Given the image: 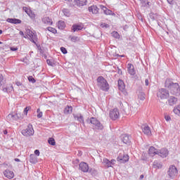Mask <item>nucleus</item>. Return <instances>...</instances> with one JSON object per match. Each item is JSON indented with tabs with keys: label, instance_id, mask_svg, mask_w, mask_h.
Listing matches in <instances>:
<instances>
[{
	"label": "nucleus",
	"instance_id": "3",
	"mask_svg": "<svg viewBox=\"0 0 180 180\" xmlns=\"http://www.w3.org/2000/svg\"><path fill=\"white\" fill-rule=\"evenodd\" d=\"M21 134L25 137H30L31 136H33L34 134V129H33V125H32V124H29L25 129H22L21 131Z\"/></svg>",
	"mask_w": 180,
	"mask_h": 180
},
{
	"label": "nucleus",
	"instance_id": "54",
	"mask_svg": "<svg viewBox=\"0 0 180 180\" xmlns=\"http://www.w3.org/2000/svg\"><path fill=\"white\" fill-rule=\"evenodd\" d=\"M149 84H150V82L148 81V79H145V85H146V86H148Z\"/></svg>",
	"mask_w": 180,
	"mask_h": 180
},
{
	"label": "nucleus",
	"instance_id": "50",
	"mask_svg": "<svg viewBox=\"0 0 180 180\" xmlns=\"http://www.w3.org/2000/svg\"><path fill=\"white\" fill-rule=\"evenodd\" d=\"M117 74H119V75H122L123 74V72L122 71V69L119 68V67H117Z\"/></svg>",
	"mask_w": 180,
	"mask_h": 180
},
{
	"label": "nucleus",
	"instance_id": "1",
	"mask_svg": "<svg viewBox=\"0 0 180 180\" xmlns=\"http://www.w3.org/2000/svg\"><path fill=\"white\" fill-rule=\"evenodd\" d=\"M165 88L169 89L172 95H180L179 84L178 83H174L171 79H167L165 80Z\"/></svg>",
	"mask_w": 180,
	"mask_h": 180
},
{
	"label": "nucleus",
	"instance_id": "55",
	"mask_svg": "<svg viewBox=\"0 0 180 180\" xmlns=\"http://www.w3.org/2000/svg\"><path fill=\"white\" fill-rule=\"evenodd\" d=\"M38 50H39V53L41 54H43V53H44V51H43L41 46H38Z\"/></svg>",
	"mask_w": 180,
	"mask_h": 180
},
{
	"label": "nucleus",
	"instance_id": "19",
	"mask_svg": "<svg viewBox=\"0 0 180 180\" xmlns=\"http://www.w3.org/2000/svg\"><path fill=\"white\" fill-rule=\"evenodd\" d=\"M128 72L130 75H136V69H134V65L131 63H128L127 65Z\"/></svg>",
	"mask_w": 180,
	"mask_h": 180
},
{
	"label": "nucleus",
	"instance_id": "10",
	"mask_svg": "<svg viewBox=\"0 0 180 180\" xmlns=\"http://www.w3.org/2000/svg\"><path fill=\"white\" fill-rule=\"evenodd\" d=\"M88 4V0H74V4H70L71 6H78L81 8L82 6H86Z\"/></svg>",
	"mask_w": 180,
	"mask_h": 180
},
{
	"label": "nucleus",
	"instance_id": "63",
	"mask_svg": "<svg viewBox=\"0 0 180 180\" xmlns=\"http://www.w3.org/2000/svg\"><path fill=\"white\" fill-rule=\"evenodd\" d=\"M150 1H148L146 3V6H150Z\"/></svg>",
	"mask_w": 180,
	"mask_h": 180
},
{
	"label": "nucleus",
	"instance_id": "22",
	"mask_svg": "<svg viewBox=\"0 0 180 180\" xmlns=\"http://www.w3.org/2000/svg\"><path fill=\"white\" fill-rule=\"evenodd\" d=\"M42 22L48 26H51L53 25V20L49 17H44L42 18Z\"/></svg>",
	"mask_w": 180,
	"mask_h": 180
},
{
	"label": "nucleus",
	"instance_id": "33",
	"mask_svg": "<svg viewBox=\"0 0 180 180\" xmlns=\"http://www.w3.org/2000/svg\"><path fill=\"white\" fill-rule=\"evenodd\" d=\"M28 36L30 41H32V43H34V44H36V41H34V35H33V32H29Z\"/></svg>",
	"mask_w": 180,
	"mask_h": 180
},
{
	"label": "nucleus",
	"instance_id": "7",
	"mask_svg": "<svg viewBox=\"0 0 180 180\" xmlns=\"http://www.w3.org/2000/svg\"><path fill=\"white\" fill-rule=\"evenodd\" d=\"M79 169L82 171V172H92V169H89V166L85 162H81L79 163Z\"/></svg>",
	"mask_w": 180,
	"mask_h": 180
},
{
	"label": "nucleus",
	"instance_id": "6",
	"mask_svg": "<svg viewBox=\"0 0 180 180\" xmlns=\"http://www.w3.org/2000/svg\"><path fill=\"white\" fill-rule=\"evenodd\" d=\"M90 123L91 124H94L96 129H97V130H103V125L96 117H91Z\"/></svg>",
	"mask_w": 180,
	"mask_h": 180
},
{
	"label": "nucleus",
	"instance_id": "52",
	"mask_svg": "<svg viewBox=\"0 0 180 180\" xmlns=\"http://www.w3.org/2000/svg\"><path fill=\"white\" fill-rule=\"evenodd\" d=\"M34 154H35V155H37L38 157H39V155H40V150H34Z\"/></svg>",
	"mask_w": 180,
	"mask_h": 180
},
{
	"label": "nucleus",
	"instance_id": "18",
	"mask_svg": "<svg viewBox=\"0 0 180 180\" xmlns=\"http://www.w3.org/2000/svg\"><path fill=\"white\" fill-rule=\"evenodd\" d=\"M4 175L6 176V178H8V179H12L15 176V173H13L10 169H6L4 172Z\"/></svg>",
	"mask_w": 180,
	"mask_h": 180
},
{
	"label": "nucleus",
	"instance_id": "31",
	"mask_svg": "<svg viewBox=\"0 0 180 180\" xmlns=\"http://www.w3.org/2000/svg\"><path fill=\"white\" fill-rule=\"evenodd\" d=\"M103 164H105L108 168H110V167H112V162L107 158L103 159Z\"/></svg>",
	"mask_w": 180,
	"mask_h": 180
},
{
	"label": "nucleus",
	"instance_id": "48",
	"mask_svg": "<svg viewBox=\"0 0 180 180\" xmlns=\"http://www.w3.org/2000/svg\"><path fill=\"white\" fill-rule=\"evenodd\" d=\"M148 0H141V4H142L143 6H147V2Z\"/></svg>",
	"mask_w": 180,
	"mask_h": 180
},
{
	"label": "nucleus",
	"instance_id": "58",
	"mask_svg": "<svg viewBox=\"0 0 180 180\" xmlns=\"http://www.w3.org/2000/svg\"><path fill=\"white\" fill-rule=\"evenodd\" d=\"M15 85H17V86H20L22 85V83L20 82H17L15 83Z\"/></svg>",
	"mask_w": 180,
	"mask_h": 180
},
{
	"label": "nucleus",
	"instance_id": "41",
	"mask_svg": "<svg viewBox=\"0 0 180 180\" xmlns=\"http://www.w3.org/2000/svg\"><path fill=\"white\" fill-rule=\"evenodd\" d=\"M28 81L30 82H32V84L36 83V79H34L33 76H29L28 77Z\"/></svg>",
	"mask_w": 180,
	"mask_h": 180
},
{
	"label": "nucleus",
	"instance_id": "40",
	"mask_svg": "<svg viewBox=\"0 0 180 180\" xmlns=\"http://www.w3.org/2000/svg\"><path fill=\"white\" fill-rule=\"evenodd\" d=\"M62 12L65 16H68L70 15V10H68V8H63Z\"/></svg>",
	"mask_w": 180,
	"mask_h": 180
},
{
	"label": "nucleus",
	"instance_id": "25",
	"mask_svg": "<svg viewBox=\"0 0 180 180\" xmlns=\"http://www.w3.org/2000/svg\"><path fill=\"white\" fill-rule=\"evenodd\" d=\"M178 102V98L176 97L170 96L168 99V103L170 106H174Z\"/></svg>",
	"mask_w": 180,
	"mask_h": 180
},
{
	"label": "nucleus",
	"instance_id": "13",
	"mask_svg": "<svg viewBox=\"0 0 180 180\" xmlns=\"http://www.w3.org/2000/svg\"><path fill=\"white\" fill-rule=\"evenodd\" d=\"M73 117L75 120H77L79 123H82L83 126H85V122H84V115L81 113H77V114H73Z\"/></svg>",
	"mask_w": 180,
	"mask_h": 180
},
{
	"label": "nucleus",
	"instance_id": "9",
	"mask_svg": "<svg viewBox=\"0 0 180 180\" xmlns=\"http://www.w3.org/2000/svg\"><path fill=\"white\" fill-rule=\"evenodd\" d=\"M117 161L124 164L129 161V155L126 153H120L119 156L117 158Z\"/></svg>",
	"mask_w": 180,
	"mask_h": 180
},
{
	"label": "nucleus",
	"instance_id": "30",
	"mask_svg": "<svg viewBox=\"0 0 180 180\" xmlns=\"http://www.w3.org/2000/svg\"><path fill=\"white\" fill-rule=\"evenodd\" d=\"M58 27L60 30H64L65 29V22L63 20H59L58 22Z\"/></svg>",
	"mask_w": 180,
	"mask_h": 180
},
{
	"label": "nucleus",
	"instance_id": "49",
	"mask_svg": "<svg viewBox=\"0 0 180 180\" xmlns=\"http://www.w3.org/2000/svg\"><path fill=\"white\" fill-rule=\"evenodd\" d=\"M165 119L166 122H169L171 120V117L169 115H165Z\"/></svg>",
	"mask_w": 180,
	"mask_h": 180
},
{
	"label": "nucleus",
	"instance_id": "46",
	"mask_svg": "<svg viewBox=\"0 0 180 180\" xmlns=\"http://www.w3.org/2000/svg\"><path fill=\"white\" fill-rule=\"evenodd\" d=\"M4 85V76L2 75H0V86H2Z\"/></svg>",
	"mask_w": 180,
	"mask_h": 180
},
{
	"label": "nucleus",
	"instance_id": "16",
	"mask_svg": "<svg viewBox=\"0 0 180 180\" xmlns=\"http://www.w3.org/2000/svg\"><path fill=\"white\" fill-rule=\"evenodd\" d=\"M72 32L73 33H75V32H79L81 30H82V29H84V25H82V23L81 24H74L72 26Z\"/></svg>",
	"mask_w": 180,
	"mask_h": 180
},
{
	"label": "nucleus",
	"instance_id": "57",
	"mask_svg": "<svg viewBox=\"0 0 180 180\" xmlns=\"http://www.w3.org/2000/svg\"><path fill=\"white\" fill-rule=\"evenodd\" d=\"M110 162H112V165H115V162H116V160L115 159H112L110 161Z\"/></svg>",
	"mask_w": 180,
	"mask_h": 180
},
{
	"label": "nucleus",
	"instance_id": "14",
	"mask_svg": "<svg viewBox=\"0 0 180 180\" xmlns=\"http://www.w3.org/2000/svg\"><path fill=\"white\" fill-rule=\"evenodd\" d=\"M169 152L168 151V149L163 148L160 149V150H158V155H160L162 158H167L168 157V154Z\"/></svg>",
	"mask_w": 180,
	"mask_h": 180
},
{
	"label": "nucleus",
	"instance_id": "53",
	"mask_svg": "<svg viewBox=\"0 0 180 180\" xmlns=\"http://www.w3.org/2000/svg\"><path fill=\"white\" fill-rule=\"evenodd\" d=\"M10 50L11 51H18V47H11Z\"/></svg>",
	"mask_w": 180,
	"mask_h": 180
},
{
	"label": "nucleus",
	"instance_id": "24",
	"mask_svg": "<svg viewBox=\"0 0 180 180\" xmlns=\"http://www.w3.org/2000/svg\"><path fill=\"white\" fill-rule=\"evenodd\" d=\"M6 22L8 23H12L13 25H20V23H22V20L18 18H8L6 20Z\"/></svg>",
	"mask_w": 180,
	"mask_h": 180
},
{
	"label": "nucleus",
	"instance_id": "28",
	"mask_svg": "<svg viewBox=\"0 0 180 180\" xmlns=\"http://www.w3.org/2000/svg\"><path fill=\"white\" fill-rule=\"evenodd\" d=\"M30 162H31V164H37V157H36V155H34V154L30 155Z\"/></svg>",
	"mask_w": 180,
	"mask_h": 180
},
{
	"label": "nucleus",
	"instance_id": "36",
	"mask_svg": "<svg viewBox=\"0 0 180 180\" xmlns=\"http://www.w3.org/2000/svg\"><path fill=\"white\" fill-rule=\"evenodd\" d=\"M112 36L115 39H120V34H119V32H117L116 31L112 32Z\"/></svg>",
	"mask_w": 180,
	"mask_h": 180
},
{
	"label": "nucleus",
	"instance_id": "11",
	"mask_svg": "<svg viewBox=\"0 0 180 180\" xmlns=\"http://www.w3.org/2000/svg\"><path fill=\"white\" fill-rule=\"evenodd\" d=\"M99 8H100V9H101V11H103L104 15L114 16L115 13H113V11H112V10H110L108 8H106V6H105L103 5H99Z\"/></svg>",
	"mask_w": 180,
	"mask_h": 180
},
{
	"label": "nucleus",
	"instance_id": "64",
	"mask_svg": "<svg viewBox=\"0 0 180 180\" xmlns=\"http://www.w3.org/2000/svg\"><path fill=\"white\" fill-rule=\"evenodd\" d=\"M119 57L123 58V57H125V56L124 55H120Z\"/></svg>",
	"mask_w": 180,
	"mask_h": 180
},
{
	"label": "nucleus",
	"instance_id": "45",
	"mask_svg": "<svg viewBox=\"0 0 180 180\" xmlns=\"http://www.w3.org/2000/svg\"><path fill=\"white\" fill-rule=\"evenodd\" d=\"M60 51L63 53V54H67V53H68V51H67V49L63 46L60 47Z\"/></svg>",
	"mask_w": 180,
	"mask_h": 180
},
{
	"label": "nucleus",
	"instance_id": "47",
	"mask_svg": "<svg viewBox=\"0 0 180 180\" xmlns=\"http://www.w3.org/2000/svg\"><path fill=\"white\" fill-rule=\"evenodd\" d=\"M144 93H141L139 96V99L140 101H144V99H146Z\"/></svg>",
	"mask_w": 180,
	"mask_h": 180
},
{
	"label": "nucleus",
	"instance_id": "60",
	"mask_svg": "<svg viewBox=\"0 0 180 180\" xmlns=\"http://www.w3.org/2000/svg\"><path fill=\"white\" fill-rule=\"evenodd\" d=\"M3 133H4V134H5V135L8 134V130H7V129L4 130V131H3Z\"/></svg>",
	"mask_w": 180,
	"mask_h": 180
},
{
	"label": "nucleus",
	"instance_id": "8",
	"mask_svg": "<svg viewBox=\"0 0 180 180\" xmlns=\"http://www.w3.org/2000/svg\"><path fill=\"white\" fill-rule=\"evenodd\" d=\"M109 116L112 120H117L119 119V110L117 108H114L110 111Z\"/></svg>",
	"mask_w": 180,
	"mask_h": 180
},
{
	"label": "nucleus",
	"instance_id": "26",
	"mask_svg": "<svg viewBox=\"0 0 180 180\" xmlns=\"http://www.w3.org/2000/svg\"><path fill=\"white\" fill-rule=\"evenodd\" d=\"M117 86L120 91H124L126 88V86L124 85V82L122 79L118 80Z\"/></svg>",
	"mask_w": 180,
	"mask_h": 180
},
{
	"label": "nucleus",
	"instance_id": "27",
	"mask_svg": "<svg viewBox=\"0 0 180 180\" xmlns=\"http://www.w3.org/2000/svg\"><path fill=\"white\" fill-rule=\"evenodd\" d=\"M143 131L146 136H151V129L148 126H145L143 128Z\"/></svg>",
	"mask_w": 180,
	"mask_h": 180
},
{
	"label": "nucleus",
	"instance_id": "62",
	"mask_svg": "<svg viewBox=\"0 0 180 180\" xmlns=\"http://www.w3.org/2000/svg\"><path fill=\"white\" fill-rule=\"evenodd\" d=\"M20 36H25L23 31H20Z\"/></svg>",
	"mask_w": 180,
	"mask_h": 180
},
{
	"label": "nucleus",
	"instance_id": "38",
	"mask_svg": "<svg viewBox=\"0 0 180 180\" xmlns=\"http://www.w3.org/2000/svg\"><path fill=\"white\" fill-rule=\"evenodd\" d=\"M37 113H38L37 115L38 119H40L41 117H43V112L40 111V108H38L37 110Z\"/></svg>",
	"mask_w": 180,
	"mask_h": 180
},
{
	"label": "nucleus",
	"instance_id": "43",
	"mask_svg": "<svg viewBox=\"0 0 180 180\" xmlns=\"http://www.w3.org/2000/svg\"><path fill=\"white\" fill-rule=\"evenodd\" d=\"M30 109H31L30 106H27V107L25 108L24 111H23L24 115L27 116V112H29V110H30Z\"/></svg>",
	"mask_w": 180,
	"mask_h": 180
},
{
	"label": "nucleus",
	"instance_id": "42",
	"mask_svg": "<svg viewBox=\"0 0 180 180\" xmlns=\"http://www.w3.org/2000/svg\"><path fill=\"white\" fill-rule=\"evenodd\" d=\"M7 120H10L11 122H13V112L10 113L7 117H6Z\"/></svg>",
	"mask_w": 180,
	"mask_h": 180
},
{
	"label": "nucleus",
	"instance_id": "23",
	"mask_svg": "<svg viewBox=\"0 0 180 180\" xmlns=\"http://www.w3.org/2000/svg\"><path fill=\"white\" fill-rule=\"evenodd\" d=\"M153 168H155V169H161L162 168V162L159 160H155L153 163Z\"/></svg>",
	"mask_w": 180,
	"mask_h": 180
},
{
	"label": "nucleus",
	"instance_id": "34",
	"mask_svg": "<svg viewBox=\"0 0 180 180\" xmlns=\"http://www.w3.org/2000/svg\"><path fill=\"white\" fill-rule=\"evenodd\" d=\"M173 112L174 113H175V115H178V116H180V104L176 107H174V108L173 109Z\"/></svg>",
	"mask_w": 180,
	"mask_h": 180
},
{
	"label": "nucleus",
	"instance_id": "37",
	"mask_svg": "<svg viewBox=\"0 0 180 180\" xmlns=\"http://www.w3.org/2000/svg\"><path fill=\"white\" fill-rule=\"evenodd\" d=\"M46 29L47 30H49V32L53 33V34H56V33H57V30L54 27H48Z\"/></svg>",
	"mask_w": 180,
	"mask_h": 180
},
{
	"label": "nucleus",
	"instance_id": "44",
	"mask_svg": "<svg viewBox=\"0 0 180 180\" xmlns=\"http://www.w3.org/2000/svg\"><path fill=\"white\" fill-rule=\"evenodd\" d=\"M15 115L17 116L18 120L23 119V114H21L20 112L15 113Z\"/></svg>",
	"mask_w": 180,
	"mask_h": 180
},
{
	"label": "nucleus",
	"instance_id": "59",
	"mask_svg": "<svg viewBox=\"0 0 180 180\" xmlns=\"http://www.w3.org/2000/svg\"><path fill=\"white\" fill-rule=\"evenodd\" d=\"M14 161H15L16 162H20V159L19 158H15Z\"/></svg>",
	"mask_w": 180,
	"mask_h": 180
},
{
	"label": "nucleus",
	"instance_id": "2",
	"mask_svg": "<svg viewBox=\"0 0 180 180\" xmlns=\"http://www.w3.org/2000/svg\"><path fill=\"white\" fill-rule=\"evenodd\" d=\"M97 86L101 89V91H104V92H108L109 91V83L103 76H99L97 79Z\"/></svg>",
	"mask_w": 180,
	"mask_h": 180
},
{
	"label": "nucleus",
	"instance_id": "21",
	"mask_svg": "<svg viewBox=\"0 0 180 180\" xmlns=\"http://www.w3.org/2000/svg\"><path fill=\"white\" fill-rule=\"evenodd\" d=\"M148 154L150 157H154V155H158V150H157L154 146H150L148 149Z\"/></svg>",
	"mask_w": 180,
	"mask_h": 180
},
{
	"label": "nucleus",
	"instance_id": "12",
	"mask_svg": "<svg viewBox=\"0 0 180 180\" xmlns=\"http://www.w3.org/2000/svg\"><path fill=\"white\" fill-rule=\"evenodd\" d=\"M121 140L124 144L129 146L130 143H131V136L125 134L121 136Z\"/></svg>",
	"mask_w": 180,
	"mask_h": 180
},
{
	"label": "nucleus",
	"instance_id": "29",
	"mask_svg": "<svg viewBox=\"0 0 180 180\" xmlns=\"http://www.w3.org/2000/svg\"><path fill=\"white\" fill-rule=\"evenodd\" d=\"M65 115H71L72 113V106L67 105L64 110Z\"/></svg>",
	"mask_w": 180,
	"mask_h": 180
},
{
	"label": "nucleus",
	"instance_id": "39",
	"mask_svg": "<svg viewBox=\"0 0 180 180\" xmlns=\"http://www.w3.org/2000/svg\"><path fill=\"white\" fill-rule=\"evenodd\" d=\"M69 38L70 39V41L73 43H77V41H78V37L70 36Z\"/></svg>",
	"mask_w": 180,
	"mask_h": 180
},
{
	"label": "nucleus",
	"instance_id": "51",
	"mask_svg": "<svg viewBox=\"0 0 180 180\" xmlns=\"http://www.w3.org/2000/svg\"><path fill=\"white\" fill-rule=\"evenodd\" d=\"M13 120H18V117L15 112H13Z\"/></svg>",
	"mask_w": 180,
	"mask_h": 180
},
{
	"label": "nucleus",
	"instance_id": "17",
	"mask_svg": "<svg viewBox=\"0 0 180 180\" xmlns=\"http://www.w3.org/2000/svg\"><path fill=\"white\" fill-rule=\"evenodd\" d=\"M99 9L100 8H98V6L96 5H93L88 8L89 12H91L93 15H98V13H99Z\"/></svg>",
	"mask_w": 180,
	"mask_h": 180
},
{
	"label": "nucleus",
	"instance_id": "61",
	"mask_svg": "<svg viewBox=\"0 0 180 180\" xmlns=\"http://www.w3.org/2000/svg\"><path fill=\"white\" fill-rule=\"evenodd\" d=\"M144 179V175L141 174L140 176H139V179L141 180V179Z\"/></svg>",
	"mask_w": 180,
	"mask_h": 180
},
{
	"label": "nucleus",
	"instance_id": "56",
	"mask_svg": "<svg viewBox=\"0 0 180 180\" xmlns=\"http://www.w3.org/2000/svg\"><path fill=\"white\" fill-rule=\"evenodd\" d=\"M169 5H174V0H167Z\"/></svg>",
	"mask_w": 180,
	"mask_h": 180
},
{
	"label": "nucleus",
	"instance_id": "20",
	"mask_svg": "<svg viewBox=\"0 0 180 180\" xmlns=\"http://www.w3.org/2000/svg\"><path fill=\"white\" fill-rule=\"evenodd\" d=\"M3 92H6V94H9L13 91V86L12 84H6V86H2Z\"/></svg>",
	"mask_w": 180,
	"mask_h": 180
},
{
	"label": "nucleus",
	"instance_id": "35",
	"mask_svg": "<svg viewBox=\"0 0 180 180\" xmlns=\"http://www.w3.org/2000/svg\"><path fill=\"white\" fill-rule=\"evenodd\" d=\"M48 143L51 146H56V140L53 138H49L48 139Z\"/></svg>",
	"mask_w": 180,
	"mask_h": 180
},
{
	"label": "nucleus",
	"instance_id": "5",
	"mask_svg": "<svg viewBox=\"0 0 180 180\" xmlns=\"http://www.w3.org/2000/svg\"><path fill=\"white\" fill-rule=\"evenodd\" d=\"M167 175L171 179H174L175 176L178 175V169L174 165L169 167V170L167 171Z\"/></svg>",
	"mask_w": 180,
	"mask_h": 180
},
{
	"label": "nucleus",
	"instance_id": "15",
	"mask_svg": "<svg viewBox=\"0 0 180 180\" xmlns=\"http://www.w3.org/2000/svg\"><path fill=\"white\" fill-rule=\"evenodd\" d=\"M23 11L28 15V16L30 17V19L32 20H34L36 19V14L32 11V10L29 9L27 7H23L22 8Z\"/></svg>",
	"mask_w": 180,
	"mask_h": 180
},
{
	"label": "nucleus",
	"instance_id": "32",
	"mask_svg": "<svg viewBox=\"0 0 180 180\" xmlns=\"http://www.w3.org/2000/svg\"><path fill=\"white\" fill-rule=\"evenodd\" d=\"M46 64H48V65H50L51 67H55L56 62H54V59H47Z\"/></svg>",
	"mask_w": 180,
	"mask_h": 180
},
{
	"label": "nucleus",
	"instance_id": "4",
	"mask_svg": "<svg viewBox=\"0 0 180 180\" xmlns=\"http://www.w3.org/2000/svg\"><path fill=\"white\" fill-rule=\"evenodd\" d=\"M157 96L160 99H167L169 98V91L165 88L160 89L157 93Z\"/></svg>",
	"mask_w": 180,
	"mask_h": 180
}]
</instances>
